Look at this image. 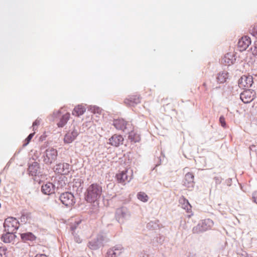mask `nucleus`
<instances>
[{
	"label": "nucleus",
	"mask_w": 257,
	"mask_h": 257,
	"mask_svg": "<svg viewBox=\"0 0 257 257\" xmlns=\"http://www.w3.org/2000/svg\"><path fill=\"white\" fill-rule=\"evenodd\" d=\"M19 221L16 218L8 217L5 219L4 223L5 231L15 233L19 228Z\"/></svg>",
	"instance_id": "obj_5"
},
{
	"label": "nucleus",
	"mask_w": 257,
	"mask_h": 257,
	"mask_svg": "<svg viewBox=\"0 0 257 257\" xmlns=\"http://www.w3.org/2000/svg\"><path fill=\"white\" fill-rule=\"evenodd\" d=\"M179 202L182 208L185 210L187 212L189 213L191 211L192 206L190 204L188 200L186 199L184 196H182L180 197Z\"/></svg>",
	"instance_id": "obj_22"
},
{
	"label": "nucleus",
	"mask_w": 257,
	"mask_h": 257,
	"mask_svg": "<svg viewBox=\"0 0 257 257\" xmlns=\"http://www.w3.org/2000/svg\"><path fill=\"white\" fill-rule=\"evenodd\" d=\"M150 224H151V222H150V223H149L148 224V225H147L148 227H149V225H150Z\"/></svg>",
	"instance_id": "obj_47"
},
{
	"label": "nucleus",
	"mask_w": 257,
	"mask_h": 257,
	"mask_svg": "<svg viewBox=\"0 0 257 257\" xmlns=\"http://www.w3.org/2000/svg\"><path fill=\"white\" fill-rule=\"evenodd\" d=\"M113 125L118 130H120L123 132L127 130L130 124L122 118L114 119Z\"/></svg>",
	"instance_id": "obj_12"
},
{
	"label": "nucleus",
	"mask_w": 257,
	"mask_h": 257,
	"mask_svg": "<svg viewBox=\"0 0 257 257\" xmlns=\"http://www.w3.org/2000/svg\"><path fill=\"white\" fill-rule=\"evenodd\" d=\"M80 221L75 222V224L73 225H71V229L72 231H74L77 227V226L79 224Z\"/></svg>",
	"instance_id": "obj_39"
},
{
	"label": "nucleus",
	"mask_w": 257,
	"mask_h": 257,
	"mask_svg": "<svg viewBox=\"0 0 257 257\" xmlns=\"http://www.w3.org/2000/svg\"><path fill=\"white\" fill-rule=\"evenodd\" d=\"M203 85H204V86H206V84H205V83H204Z\"/></svg>",
	"instance_id": "obj_48"
},
{
	"label": "nucleus",
	"mask_w": 257,
	"mask_h": 257,
	"mask_svg": "<svg viewBox=\"0 0 257 257\" xmlns=\"http://www.w3.org/2000/svg\"><path fill=\"white\" fill-rule=\"evenodd\" d=\"M35 257H47L45 254H38Z\"/></svg>",
	"instance_id": "obj_43"
},
{
	"label": "nucleus",
	"mask_w": 257,
	"mask_h": 257,
	"mask_svg": "<svg viewBox=\"0 0 257 257\" xmlns=\"http://www.w3.org/2000/svg\"><path fill=\"white\" fill-rule=\"evenodd\" d=\"M228 77V73L226 71H222L218 73L216 79L219 83H223L226 82Z\"/></svg>",
	"instance_id": "obj_25"
},
{
	"label": "nucleus",
	"mask_w": 257,
	"mask_h": 257,
	"mask_svg": "<svg viewBox=\"0 0 257 257\" xmlns=\"http://www.w3.org/2000/svg\"><path fill=\"white\" fill-rule=\"evenodd\" d=\"M123 251V248L121 245H116L109 248L106 253V257H117Z\"/></svg>",
	"instance_id": "obj_11"
},
{
	"label": "nucleus",
	"mask_w": 257,
	"mask_h": 257,
	"mask_svg": "<svg viewBox=\"0 0 257 257\" xmlns=\"http://www.w3.org/2000/svg\"><path fill=\"white\" fill-rule=\"evenodd\" d=\"M20 221L23 223H26L28 221V216L26 215H22L20 218Z\"/></svg>",
	"instance_id": "obj_38"
},
{
	"label": "nucleus",
	"mask_w": 257,
	"mask_h": 257,
	"mask_svg": "<svg viewBox=\"0 0 257 257\" xmlns=\"http://www.w3.org/2000/svg\"><path fill=\"white\" fill-rule=\"evenodd\" d=\"M78 135L77 131L74 129L72 132L67 133L64 136V141L65 143H72Z\"/></svg>",
	"instance_id": "obj_19"
},
{
	"label": "nucleus",
	"mask_w": 257,
	"mask_h": 257,
	"mask_svg": "<svg viewBox=\"0 0 257 257\" xmlns=\"http://www.w3.org/2000/svg\"><path fill=\"white\" fill-rule=\"evenodd\" d=\"M40 121H41V120L37 118L36 120H35V121L33 123V130H36V126H37L38 125H39L40 123Z\"/></svg>",
	"instance_id": "obj_37"
},
{
	"label": "nucleus",
	"mask_w": 257,
	"mask_h": 257,
	"mask_svg": "<svg viewBox=\"0 0 257 257\" xmlns=\"http://www.w3.org/2000/svg\"><path fill=\"white\" fill-rule=\"evenodd\" d=\"M58 152L56 149L49 148L46 149L43 156L44 162L47 165H50L57 159Z\"/></svg>",
	"instance_id": "obj_6"
},
{
	"label": "nucleus",
	"mask_w": 257,
	"mask_h": 257,
	"mask_svg": "<svg viewBox=\"0 0 257 257\" xmlns=\"http://www.w3.org/2000/svg\"><path fill=\"white\" fill-rule=\"evenodd\" d=\"M194 175L192 173H187L183 180V185L188 188L193 187L194 185Z\"/></svg>",
	"instance_id": "obj_17"
},
{
	"label": "nucleus",
	"mask_w": 257,
	"mask_h": 257,
	"mask_svg": "<svg viewBox=\"0 0 257 257\" xmlns=\"http://www.w3.org/2000/svg\"><path fill=\"white\" fill-rule=\"evenodd\" d=\"M252 199H253V201L257 204V196L256 197H255V196H253L252 197Z\"/></svg>",
	"instance_id": "obj_45"
},
{
	"label": "nucleus",
	"mask_w": 257,
	"mask_h": 257,
	"mask_svg": "<svg viewBox=\"0 0 257 257\" xmlns=\"http://www.w3.org/2000/svg\"><path fill=\"white\" fill-rule=\"evenodd\" d=\"M128 139L131 142L135 143L139 142L141 140V137L139 134L134 131H131L129 133Z\"/></svg>",
	"instance_id": "obj_29"
},
{
	"label": "nucleus",
	"mask_w": 257,
	"mask_h": 257,
	"mask_svg": "<svg viewBox=\"0 0 257 257\" xmlns=\"http://www.w3.org/2000/svg\"><path fill=\"white\" fill-rule=\"evenodd\" d=\"M256 147L255 145H251L249 147L250 151H256Z\"/></svg>",
	"instance_id": "obj_42"
},
{
	"label": "nucleus",
	"mask_w": 257,
	"mask_h": 257,
	"mask_svg": "<svg viewBox=\"0 0 257 257\" xmlns=\"http://www.w3.org/2000/svg\"><path fill=\"white\" fill-rule=\"evenodd\" d=\"M133 178V172L128 169L122 171L116 175V179L118 183L125 185L129 182Z\"/></svg>",
	"instance_id": "obj_8"
},
{
	"label": "nucleus",
	"mask_w": 257,
	"mask_h": 257,
	"mask_svg": "<svg viewBox=\"0 0 257 257\" xmlns=\"http://www.w3.org/2000/svg\"><path fill=\"white\" fill-rule=\"evenodd\" d=\"M42 192L45 195H50L55 192V186L52 183L47 182L41 187Z\"/></svg>",
	"instance_id": "obj_16"
},
{
	"label": "nucleus",
	"mask_w": 257,
	"mask_h": 257,
	"mask_svg": "<svg viewBox=\"0 0 257 257\" xmlns=\"http://www.w3.org/2000/svg\"><path fill=\"white\" fill-rule=\"evenodd\" d=\"M236 60L235 56L231 53H227L222 59V63L225 65H231L233 64Z\"/></svg>",
	"instance_id": "obj_21"
},
{
	"label": "nucleus",
	"mask_w": 257,
	"mask_h": 257,
	"mask_svg": "<svg viewBox=\"0 0 257 257\" xmlns=\"http://www.w3.org/2000/svg\"><path fill=\"white\" fill-rule=\"evenodd\" d=\"M102 187L95 183L90 185L87 189L85 195V199L89 203L94 202L98 200L102 194Z\"/></svg>",
	"instance_id": "obj_1"
},
{
	"label": "nucleus",
	"mask_w": 257,
	"mask_h": 257,
	"mask_svg": "<svg viewBox=\"0 0 257 257\" xmlns=\"http://www.w3.org/2000/svg\"><path fill=\"white\" fill-rule=\"evenodd\" d=\"M225 183L228 186H231L232 184V179L228 178L225 180Z\"/></svg>",
	"instance_id": "obj_41"
},
{
	"label": "nucleus",
	"mask_w": 257,
	"mask_h": 257,
	"mask_svg": "<svg viewBox=\"0 0 257 257\" xmlns=\"http://www.w3.org/2000/svg\"><path fill=\"white\" fill-rule=\"evenodd\" d=\"M85 110L86 108L84 106L82 105H78L74 108L72 114L79 116L82 115L85 111Z\"/></svg>",
	"instance_id": "obj_27"
},
{
	"label": "nucleus",
	"mask_w": 257,
	"mask_h": 257,
	"mask_svg": "<svg viewBox=\"0 0 257 257\" xmlns=\"http://www.w3.org/2000/svg\"><path fill=\"white\" fill-rule=\"evenodd\" d=\"M81 179H77L74 181L73 184L72 186V190L74 192H76L77 194L80 193L83 189V185L82 184Z\"/></svg>",
	"instance_id": "obj_24"
},
{
	"label": "nucleus",
	"mask_w": 257,
	"mask_h": 257,
	"mask_svg": "<svg viewBox=\"0 0 257 257\" xmlns=\"http://www.w3.org/2000/svg\"><path fill=\"white\" fill-rule=\"evenodd\" d=\"M250 31L253 36H257V24L253 25Z\"/></svg>",
	"instance_id": "obj_35"
},
{
	"label": "nucleus",
	"mask_w": 257,
	"mask_h": 257,
	"mask_svg": "<svg viewBox=\"0 0 257 257\" xmlns=\"http://www.w3.org/2000/svg\"><path fill=\"white\" fill-rule=\"evenodd\" d=\"M39 164L36 162H34L29 166L28 173L32 176H36L39 175Z\"/></svg>",
	"instance_id": "obj_18"
},
{
	"label": "nucleus",
	"mask_w": 257,
	"mask_h": 257,
	"mask_svg": "<svg viewBox=\"0 0 257 257\" xmlns=\"http://www.w3.org/2000/svg\"><path fill=\"white\" fill-rule=\"evenodd\" d=\"M108 143L112 146L117 147L123 144L124 139L120 135L114 134L109 139Z\"/></svg>",
	"instance_id": "obj_14"
},
{
	"label": "nucleus",
	"mask_w": 257,
	"mask_h": 257,
	"mask_svg": "<svg viewBox=\"0 0 257 257\" xmlns=\"http://www.w3.org/2000/svg\"><path fill=\"white\" fill-rule=\"evenodd\" d=\"M99 110V108L98 107H97V110H96V111H95V112H98Z\"/></svg>",
	"instance_id": "obj_46"
},
{
	"label": "nucleus",
	"mask_w": 257,
	"mask_h": 257,
	"mask_svg": "<svg viewBox=\"0 0 257 257\" xmlns=\"http://www.w3.org/2000/svg\"><path fill=\"white\" fill-rule=\"evenodd\" d=\"M6 233L3 234L1 237V240L6 243L12 242L16 238V236L14 232L6 231Z\"/></svg>",
	"instance_id": "obj_23"
},
{
	"label": "nucleus",
	"mask_w": 257,
	"mask_h": 257,
	"mask_svg": "<svg viewBox=\"0 0 257 257\" xmlns=\"http://www.w3.org/2000/svg\"><path fill=\"white\" fill-rule=\"evenodd\" d=\"M137 197L139 200L144 202H147L149 199L148 195L143 192H139L137 194Z\"/></svg>",
	"instance_id": "obj_30"
},
{
	"label": "nucleus",
	"mask_w": 257,
	"mask_h": 257,
	"mask_svg": "<svg viewBox=\"0 0 257 257\" xmlns=\"http://www.w3.org/2000/svg\"><path fill=\"white\" fill-rule=\"evenodd\" d=\"M251 51L254 56H257V41H255L253 45L251 47Z\"/></svg>",
	"instance_id": "obj_32"
},
{
	"label": "nucleus",
	"mask_w": 257,
	"mask_h": 257,
	"mask_svg": "<svg viewBox=\"0 0 257 257\" xmlns=\"http://www.w3.org/2000/svg\"><path fill=\"white\" fill-rule=\"evenodd\" d=\"M59 199L62 203L67 207H71L75 203L74 196L70 192H66L62 193Z\"/></svg>",
	"instance_id": "obj_10"
},
{
	"label": "nucleus",
	"mask_w": 257,
	"mask_h": 257,
	"mask_svg": "<svg viewBox=\"0 0 257 257\" xmlns=\"http://www.w3.org/2000/svg\"><path fill=\"white\" fill-rule=\"evenodd\" d=\"M7 248L4 246L0 247V257H8Z\"/></svg>",
	"instance_id": "obj_31"
},
{
	"label": "nucleus",
	"mask_w": 257,
	"mask_h": 257,
	"mask_svg": "<svg viewBox=\"0 0 257 257\" xmlns=\"http://www.w3.org/2000/svg\"><path fill=\"white\" fill-rule=\"evenodd\" d=\"M69 166L67 163H59L56 166L55 172L57 174L67 175L69 172Z\"/></svg>",
	"instance_id": "obj_15"
},
{
	"label": "nucleus",
	"mask_w": 257,
	"mask_h": 257,
	"mask_svg": "<svg viewBox=\"0 0 257 257\" xmlns=\"http://www.w3.org/2000/svg\"><path fill=\"white\" fill-rule=\"evenodd\" d=\"M219 122L222 127L225 128L226 127V124L225 120V118L223 116H220L219 117Z\"/></svg>",
	"instance_id": "obj_36"
},
{
	"label": "nucleus",
	"mask_w": 257,
	"mask_h": 257,
	"mask_svg": "<svg viewBox=\"0 0 257 257\" xmlns=\"http://www.w3.org/2000/svg\"><path fill=\"white\" fill-rule=\"evenodd\" d=\"M22 239L24 241H33L35 240L36 236L32 232H26L21 234Z\"/></svg>",
	"instance_id": "obj_28"
},
{
	"label": "nucleus",
	"mask_w": 257,
	"mask_h": 257,
	"mask_svg": "<svg viewBox=\"0 0 257 257\" xmlns=\"http://www.w3.org/2000/svg\"><path fill=\"white\" fill-rule=\"evenodd\" d=\"M251 44L250 38L245 36L239 39L237 46L239 51L242 52L245 50Z\"/></svg>",
	"instance_id": "obj_13"
},
{
	"label": "nucleus",
	"mask_w": 257,
	"mask_h": 257,
	"mask_svg": "<svg viewBox=\"0 0 257 257\" xmlns=\"http://www.w3.org/2000/svg\"><path fill=\"white\" fill-rule=\"evenodd\" d=\"M109 241L106 234L104 232H100L96 237L89 241L87 246L92 250H96L100 247L103 246L105 243Z\"/></svg>",
	"instance_id": "obj_2"
},
{
	"label": "nucleus",
	"mask_w": 257,
	"mask_h": 257,
	"mask_svg": "<svg viewBox=\"0 0 257 257\" xmlns=\"http://www.w3.org/2000/svg\"><path fill=\"white\" fill-rule=\"evenodd\" d=\"M213 224V221L210 219L203 220L192 228V233L199 234L206 231L210 229Z\"/></svg>",
	"instance_id": "obj_4"
},
{
	"label": "nucleus",
	"mask_w": 257,
	"mask_h": 257,
	"mask_svg": "<svg viewBox=\"0 0 257 257\" xmlns=\"http://www.w3.org/2000/svg\"><path fill=\"white\" fill-rule=\"evenodd\" d=\"M74 240L77 243H80L81 242V239L78 235H74Z\"/></svg>",
	"instance_id": "obj_40"
},
{
	"label": "nucleus",
	"mask_w": 257,
	"mask_h": 257,
	"mask_svg": "<svg viewBox=\"0 0 257 257\" xmlns=\"http://www.w3.org/2000/svg\"><path fill=\"white\" fill-rule=\"evenodd\" d=\"M70 114L69 113H66L62 116L59 122L57 123L59 127H63L67 122L70 119Z\"/></svg>",
	"instance_id": "obj_26"
},
{
	"label": "nucleus",
	"mask_w": 257,
	"mask_h": 257,
	"mask_svg": "<svg viewBox=\"0 0 257 257\" xmlns=\"http://www.w3.org/2000/svg\"><path fill=\"white\" fill-rule=\"evenodd\" d=\"M61 113V112H60V110H58V111H57V112H54V115H55L56 116H58V115L59 113Z\"/></svg>",
	"instance_id": "obj_44"
},
{
	"label": "nucleus",
	"mask_w": 257,
	"mask_h": 257,
	"mask_svg": "<svg viewBox=\"0 0 257 257\" xmlns=\"http://www.w3.org/2000/svg\"><path fill=\"white\" fill-rule=\"evenodd\" d=\"M257 95L256 89H249L244 90L240 94V99L244 103H248L252 101Z\"/></svg>",
	"instance_id": "obj_7"
},
{
	"label": "nucleus",
	"mask_w": 257,
	"mask_h": 257,
	"mask_svg": "<svg viewBox=\"0 0 257 257\" xmlns=\"http://www.w3.org/2000/svg\"><path fill=\"white\" fill-rule=\"evenodd\" d=\"M238 85L240 87L257 88V74L252 73V75H243L238 80Z\"/></svg>",
	"instance_id": "obj_3"
},
{
	"label": "nucleus",
	"mask_w": 257,
	"mask_h": 257,
	"mask_svg": "<svg viewBox=\"0 0 257 257\" xmlns=\"http://www.w3.org/2000/svg\"><path fill=\"white\" fill-rule=\"evenodd\" d=\"M141 102V98L139 95H132L124 100V103L128 106H134Z\"/></svg>",
	"instance_id": "obj_20"
},
{
	"label": "nucleus",
	"mask_w": 257,
	"mask_h": 257,
	"mask_svg": "<svg viewBox=\"0 0 257 257\" xmlns=\"http://www.w3.org/2000/svg\"><path fill=\"white\" fill-rule=\"evenodd\" d=\"M35 134V133H31L30 134L28 137L27 138L25 139V143L24 144H23V146L24 147H25L29 143V142H30V141L31 140V139H32V138L33 137L34 135Z\"/></svg>",
	"instance_id": "obj_33"
},
{
	"label": "nucleus",
	"mask_w": 257,
	"mask_h": 257,
	"mask_svg": "<svg viewBox=\"0 0 257 257\" xmlns=\"http://www.w3.org/2000/svg\"><path fill=\"white\" fill-rule=\"evenodd\" d=\"M131 216V213L126 207H120L116 209L115 218L118 222L122 223Z\"/></svg>",
	"instance_id": "obj_9"
},
{
	"label": "nucleus",
	"mask_w": 257,
	"mask_h": 257,
	"mask_svg": "<svg viewBox=\"0 0 257 257\" xmlns=\"http://www.w3.org/2000/svg\"><path fill=\"white\" fill-rule=\"evenodd\" d=\"M213 180L215 181L216 184H220L222 181V178L219 175H216L213 177Z\"/></svg>",
	"instance_id": "obj_34"
},
{
	"label": "nucleus",
	"mask_w": 257,
	"mask_h": 257,
	"mask_svg": "<svg viewBox=\"0 0 257 257\" xmlns=\"http://www.w3.org/2000/svg\"><path fill=\"white\" fill-rule=\"evenodd\" d=\"M141 257H142V256H141ZM143 257H145V256H143Z\"/></svg>",
	"instance_id": "obj_49"
}]
</instances>
